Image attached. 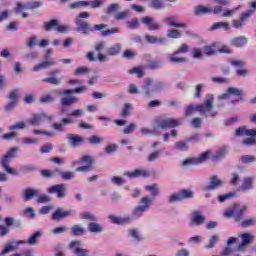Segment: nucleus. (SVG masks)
I'll use <instances>...</instances> for the list:
<instances>
[{"mask_svg": "<svg viewBox=\"0 0 256 256\" xmlns=\"http://www.w3.org/2000/svg\"><path fill=\"white\" fill-rule=\"evenodd\" d=\"M215 107V98L213 94H208L202 104L193 105L190 104L185 108V115L189 117V115H193L195 111L200 113V115H204V117H217V112L213 111Z\"/></svg>", "mask_w": 256, "mask_h": 256, "instance_id": "f257e3e1", "label": "nucleus"}, {"mask_svg": "<svg viewBox=\"0 0 256 256\" xmlns=\"http://www.w3.org/2000/svg\"><path fill=\"white\" fill-rule=\"evenodd\" d=\"M89 17H91V14H89V12H80L77 15V17L75 18L77 33H81L82 35H89V33H92L93 26H91L89 22L83 20L89 19Z\"/></svg>", "mask_w": 256, "mask_h": 256, "instance_id": "f03ea898", "label": "nucleus"}, {"mask_svg": "<svg viewBox=\"0 0 256 256\" xmlns=\"http://www.w3.org/2000/svg\"><path fill=\"white\" fill-rule=\"evenodd\" d=\"M15 155H17V148H11L4 156L0 158L1 167L4 169V171H6V173H9V175H19V172H17L15 168L9 166Z\"/></svg>", "mask_w": 256, "mask_h": 256, "instance_id": "7ed1b4c3", "label": "nucleus"}, {"mask_svg": "<svg viewBox=\"0 0 256 256\" xmlns=\"http://www.w3.org/2000/svg\"><path fill=\"white\" fill-rule=\"evenodd\" d=\"M245 211H247V206H241V204H234L232 208L225 211V217L233 218L236 223L243 221L245 219Z\"/></svg>", "mask_w": 256, "mask_h": 256, "instance_id": "20e7f679", "label": "nucleus"}, {"mask_svg": "<svg viewBox=\"0 0 256 256\" xmlns=\"http://www.w3.org/2000/svg\"><path fill=\"white\" fill-rule=\"evenodd\" d=\"M73 165H84L76 168V171L89 173V171H93V157L90 155H84L80 159L75 161Z\"/></svg>", "mask_w": 256, "mask_h": 256, "instance_id": "39448f33", "label": "nucleus"}, {"mask_svg": "<svg viewBox=\"0 0 256 256\" xmlns=\"http://www.w3.org/2000/svg\"><path fill=\"white\" fill-rule=\"evenodd\" d=\"M43 29L46 31V33L51 31H57V33H67V31H69V26L60 25L59 20L51 19L50 21L43 23Z\"/></svg>", "mask_w": 256, "mask_h": 256, "instance_id": "423d86ee", "label": "nucleus"}, {"mask_svg": "<svg viewBox=\"0 0 256 256\" xmlns=\"http://www.w3.org/2000/svg\"><path fill=\"white\" fill-rule=\"evenodd\" d=\"M151 202L152 200L148 196L141 198L140 203L142 204V206H137L136 208H134L132 212L133 219H139V217H143L145 211H147L149 207H151Z\"/></svg>", "mask_w": 256, "mask_h": 256, "instance_id": "0eeeda50", "label": "nucleus"}, {"mask_svg": "<svg viewBox=\"0 0 256 256\" xmlns=\"http://www.w3.org/2000/svg\"><path fill=\"white\" fill-rule=\"evenodd\" d=\"M155 123L159 129H175L181 125V120L175 118L156 119Z\"/></svg>", "mask_w": 256, "mask_h": 256, "instance_id": "6e6552de", "label": "nucleus"}, {"mask_svg": "<svg viewBox=\"0 0 256 256\" xmlns=\"http://www.w3.org/2000/svg\"><path fill=\"white\" fill-rule=\"evenodd\" d=\"M211 157V150H207L206 152H203L199 155L197 158H188L182 162V165L184 167H187V165H201V163H205L207 159Z\"/></svg>", "mask_w": 256, "mask_h": 256, "instance_id": "1a4fd4ad", "label": "nucleus"}, {"mask_svg": "<svg viewBox=\"0 0 256 256\" xmlns=\"http://www.w3.org/2000/svg\"><path fill=\"white\" fill-rule=\"evenodd\" d=\"M193 195V191L182 189L170 196L169 203H177V201H183V199H192Z\"/></svg>", "mask_w": 256, "mask_h": 256, "instance_id": "9d476101", "label": "nucleus"}, {"mask_svg": "<svg viewBox=\"0 0 256 256\" xmlns=\"http://www.w3.org/2000/svg\"><path fill=\"white\" fill-rule=\"evenodd\" d=\"M47 193L50 195L56 194L58 199H63L67 193V187L65 184H55L47 189Z\"/></svg>", "mask_w": 256, "mask_h": 256, "instance_id": "9b49d317", "label": "nucleus"}, {"mask_svg": "<svg viewBox=\"0 0 256 256\" xmlns=\"http://www.w3.org/2000/svg\"><path fill=\"white\" fill-rule=\"evenodd\" d=\"M54 116H49L47 113H37L32 116V118L29 120V124L33 126H39L47 119V121H53Z\"/></svg>", "mask_w": 256, "mask_h": 256, "instance_id": "f8f14e48", "label": "nucleus"}, {"mask_svg": "<svg viewBox=\"0 0 256 256\" xmlns=\"http://www.w3.org/2000/svg\"><path fill=\"white\" fill-rule=\"evenodd\" d=\"M74 211L69 209L65 210L63 208H58L55 212L51 215L52 221H61V219H67V217L73 216Z\"/></svg>", "mask_w": 256, "mask_h": 256, "instance_id": "ddd939ff", "label": "nucleus"}, {"mask_svg": "<svg viewBox=\"0 0 256 256\" xmlns=\"http://www.w3.org/2000/svg\"><path fill=\"white\" fill-rule=\"evenodd\" d=\"M141 23H143V25H146L149 31H159V29H161V24H159V22H157L155 18L150 16L142 17Z\"/></svg>", "mask_w": 256, "mask_h": 256, "instance_id": "4468645a", "label": "nucleus"}, {"mask_svg": "<svg viewBox=\"0 0 256 256\" xmlns=\"http://www.w3.org/2000/svg\"><path fill=\"white\" fill-rule=\"evenodd\" d=\"M220 187H223V181L217 175H213L210 177V183L203 186L202 191H215V189H219Z\"/></svg>", "mask_w": 256, "mask_h": 256, "instance_id": "2eb2a0df", "label": "nucleus"}, {"mask_svg": "<svg viewBox=\"0 0 256 256\" xmlns=\"http://www.w3.org/2000/svg\"><path fill=\"white\" fill-rule=\"evenodd\" d=\"M231 95H234V97H240V101H243V96L245 95V93L239 88L230 87L227 89L226 93L220 96V99H229Z\"/></svg>", "mask_w": 256, "mask_h": 256, "instance_id": "dca6fc26", "label": "nucleus"}, {"mask_svg": "<svg viewBox=\"0 0 256 256\" xmlns=\"http://www.w3.org/2000/svg\"><path fill=\"white\" fill-rule=\"evenodd\" d=\"M59 73H61V70H53L50 72V77L42 79V83H50V85H61V78H57Z\"/></svg>", "mask_w": 256, "mask_h": 256, "instance_id": "f3484780", "label": "nucleus"}, {"mask_svg": "<svg viewBox=\"0 0 256 256\" xmlns=\"http://www.w3.org/2000/svg\"><path fill=\"white\" fill-rule=\"evenodd\" d=\"M4 223L6 226L0 225V237H5V235H9V227L15 225V218L9 216L4 219Z\"/></svg>", "mask_w": 256, "mask_h": 256, "instance_id": "a211bd4d", "label": "nucleus"}, {"mask_svg": "<svg viewBox=\"0 0 256 256\" xmlns=\"http://www.w3.org/2000/svg\"><path fill=\"white\" fill-rule=\"evenodd\" d=\"M46 61L39 63L34 66L32 71L37 72L41 71V69H49V67H53L55 65V60L53 58H49V56H45Z\"/></svg>", "mask_w": 256, "mask_h": 256, "instance_id": "6ab92c4d", "label": "nucleus"}, {"mask_svg": "<svg viewBox=\"0 0 256 256\" xmlns=\"http://www.w3.org/2000/svg\"><path fill=\"white\" fill-rule=\"evenodd\" d=\"M73 123V120L71 118H63L61 122H55L52 124V129L54 131H59L60 133H63L65 131V125H71Z\"/></svg>", "mask_w": 256, "mask_h": 256, "instance_id": "aec40b11", "label": "nucleus"}, {"mask_svg": "<svg viewBox=\"0 0 256 256\" xmlns=\"http://www.w3.org/2000/svg\"><path fill=\"white\" fill-rule=\"evenodd\" d=\"M190 223L191 225H203L205 223V216H203V212L201 211L192 212V218Z\"/></svg>", "mask_w": 256, "mask_h": 256, "instance_id": "412c9836", "label": "nucleus"}, {"mask_svg": "<svg viewBox=\"0 0 256 256\" xmlns=\"http://www.w3.org/2000/svg\"><path fill=\"white\" fill-rule=\"evenodd\" d=\"M68 143L71 147H79L83 141H85L84 137H81L77 134H68L67 135Z\"/></svg>", "mask_w": 256, "mask_h": 256, "instance_id": "4be33fe9", "label": "nucleus"}, {"mask_svg": "<svg viewBox=\"0 0 256 256\" xmlns=\"http://www.w3.org/2000/svg\"><path fill=\"white\" fill-rule=\"evenodd\" d=\"M126 175L130 179H137V177H149V171L145 169H136L132 172H126Z\"/></svg>", "mask_w": 256, "mask_h": 256, "instance_id": "5701e85b", "label": "nucleus"}, {"mask_svg": "<svg viewBox=\"0 0 256 256\" xmlns=\"http://www.w3.org/2000/svg\"><path fill=\"white\" fill-rule=\"evenodd\" d=\"M60 103L62 107H71V105H75V103H79V98L76 96H66L60 99Z\"/></svg>", "mask_w": 256, "mask_h": 256, "instance_id": "b1692460", "label": "nucleus"}, {"mask_svg": "<svg viewBox=\"0 0 256 256\" xmlns=\"http://www.w3.org/2000/svg\"><path fill=\"white\" fill-rule=\"evenodd\" d=\"M108 219L113 223L114 225H125V223H130L131 218L130 217H118L115 215H110Z\"/></svg>", "mask_w": 256, "mask_h": 256, "instance_id": "393cba45", "label": "nucleus"}, {"mask_svg": "<svg viewBox=\"0 0 256 256\" xmlns=\"http://www.w3.org/2000/svg\"><path fill=\"white\" fill-rule=\"evenodd\" d=\"M121 48V44L116 43L106 49V55L108 57H115L116 55H119V53H121Z\"/></svg>", "mask_w": 256, "mask_h": 256, "instance_id": "a878e982", "label": "nucleus"}, {"mask_svg": "<svg viewBox=\"0 0 256 256\" xmlns=\"http://www.w3.org/2000/svg\"><path fill=\"white\" fill-rule=\"evenodd\" d=\"M87 89H88L87 86H80L74 89H65L62 92H59V95H75V93L76 94L85 93Z\"/></svg>", "mask_w": 256, "mask_h": 256, "instance_id": "bb28decb", "label": "nucleus"}, {"mask_svg": "<svg viewBox=\"0 0 256 256\" xmlns=\"http://www.w3.org/2000/svg\"><path fill=\"white\" fill-rule=\"evenodd\" d=\"M242 242L238 245V251H243L246 245H249L253 241V235L249 233H244L241 236Z\"/></svg>", "mask_w": 256, "mask_h": 256, "instance_id": "cd10ccee", "label": "nucleus"}, {"mask_svg": "<svg viewBox=\"0 0 256 256\" xmlns=\"http://www.w3.org/2000/svg\"><path fill=\"white\" fill-rule=\"evenodd\" d=\"M164 22L166 25H169V27H177V28H183L187 27V23H177L175 22V16H167L164 19Z\"/></svg>", "mask_w": 256, "mask_h": 256, "instance_id": "c85d7f7f", "label": "nucleus"}, {"mask_svg": "<svg viewBox=\"0 0 256 256\" xmlns=\"http://www.w3.org/2000/svg\"><path fill=\"white\" fill-rule=\"evenodd\" d=\"M253 177H245L240 186V191H251L253 189Z\"/></svg>", "mask_w": 256, "mask_h": 256, "instance_id": "c756f323", "label": "nucleus"}, {"mask_svg": "<svg viewBox=\"0 0 256 256\" xmlns=\"http://www.w3.org/2000/svg\"><path fill=\"white\" fill-rule=\"evenodd\" d=\"M24 201H31L33 197H39V190L33 188H27L23 193Z\"/></svg>", "mask_w": 256, "mask_h": 256, "instance_id": "7c9ffc66", "label": "nucleus"}, {"mask_svg": "<svg viewBox=\"0 0 256 256\" xmlns=\"http://www.w3.org/2000/svg\"><path fill=\"white\" fill-rule=\"evenodd\" d=\"M85 233H86L85 228H83L79 224H75L71 227V235H73V237H81L85 235Z\"/></svg>", "mask_w": 256, "mask_h": 256, "instance_id": "2f4dec72", "label": "nucleus"}, {"mask_svg": "<svg viewBox=\"0 0 256 256\" xmlns=\"http://www.w3.org/2000/svg\"><path fill=\"white\" fill-rule=\"evenodd\" d=\"M213 13V9L205 7L203 5L196 6L194 14L195 15H209Z\"/></svg>", "mask_w": 256, "mask_h": 256, "instance_id": "473e14b6", "label": "nucleus"}, {"mask_svg": "<svg viewBox=\"0 0 256 256\" xmlns=\"http://www.w3.org/2000/svg\"><path fill=\"white\" fill-rule=\"evenodd\" d=\"M41 238V232H34L26 241V245H37L39 243V239Z\"/></svg>", "mask_w": 256, "mask_h": 256, "instance_id": "72a5a7b5", "label": "nucleus"}, {"mask_svg": "<svg viewBox=\"0 0 256 256\" xmlns=\"http://www.w3.org/2000/svg\"><path fill=\"white\" fill-rule=\"evenodd\" d=\"M88 231H90V233H102L103 226L99 223L90 222L88 224Z\"/></svg>", "mask_w": 256, "mask_h": 256, "instance_id": "f704fd0d", "label": "nucleus"}, {"mask_svg": "<svg viewBox=\"0 0 256 256\" xmlns=\"http://www.w3.org/2000/svg\"><path fill=\"white\" fill-rule=\"evenodd\" d=\"M247 44V38L240 36L232 39L231 45L234 47H244Z\"/></svg>", "mask_w": 256, "mask_h": 256, "instance_id": "c9c22d12", "label": "nucleus"}, {"mask_svg": "<svg viewBox=\"0 0 256 256\" xmlns=\"http://www.w3.org/2000/svg\"><path fill=\"white\" fill-rule=\"evenodd\" d=\"M217 29H224V31H229L231 27L227 22H216L212 25L211 30L217 31Z\"/></svg>", "mask_w": 256, "mask_h": 256, "instance_id": "e433bc0d", "label": "nucleus"}, {"mask_svg": "<svg viewBox=\"0 0 256 256\" xmlns=\"http://www.w3.org/2000/svg\"><path fill=\"white\" fill-rule=\"evenodd\" d=\"M151 9H156L157 11L165 9V4L162 0H151L149 3Z\"/></svg>", "mask_w": 256, "mask_h": 256, "instance_id": "4c0bfd02", "label": "nucleus"}, {"mask_svg": "<svg viewBox=\"0 0 256 256\" xmlns=\"http://www.w3.org/2000/svg\"><path fill=\"white\" fill-rule=\"evenodd\" d=\"M237 197V192H229L223 195L218 196L219 203H225V201H229V199H234Z\"/></svg>", "mask_w": 256, "mask_h": 256, "instance_id": "58836bf2", "label": "nucleus"}, {"mask_svg": "<svg viewBox=\"0 0 256 256\" xmlns=\"http://www.w3.org/2000/svg\"><path fill=\"white\" fill-rule=\"evenodd\" d=\"M174 149L176 151H189V144L185 141H177L174 143Z\"/></svg>", "mask_w": 256, "mask_h": 256, "instance_id": "ea45409f", "label": "nucleus"}, {"mask_svg": "<svg viewBox=\"0 0 256 256\" xmlns=\"http://www.w3.org/2000/svg\"><path fill=\"white\" fill-rule=\"evenodd\" d=\"M145 189L150 192L151 197H157L159 195V186L157 184L148 185Z\"/></svg>", "mask_w": 256, "mask_h": 256, "instance_id": "a19ab883", "label": "nucleus"}, {"mask_svg": "<svg viewBox=\"0 0 256 256\" xmlns=\"http://www.w3.org/2000/svg\"><path fill=\"white\" fill-rule=\"evenodd\" d=\"M161 153H163V151H161V150H155V151L151 152L150 155H148V157H147L148 163H153V161H157V159H159V157H161Z\"/></svg>", "mask_w": 256, "mask_h": 256, "instance_id": "79ce46f5", "label": "nucleus"}, {"mask_svg": "<svg viewBox=\"0 0 256 256\" xmlns=\"http://www.w3.org/2000/svg\"><path fill=\"white\" fill-rule=\"evenodd\" d=\"M145 40L147 43L155 44V43H165V38H157L155 36H151L149 34L145 35Z\"/></svg>", "mask_w": 256, "mask_h": 256, "instance_id": "37998d69", "label": "nucleus"}, {"mask_svg": "<svg viewBox=\"0 0 256 256\" xmlns=\"http://www.w3.org/2000/svg\"><path fill=\"white\" fill-rule=\"evenodd\" d=\"M86 7H91L92 9H99L103 5V0H90L85 1Z\"/></svg>", "mask_w": 256, "mask_h": 256, "instance_id": "c03bdc74", "label": "nucleus"}, {"mask_svg": "<svg viewBox=\"0 0 256 256\" xmlns=\"http://www.w3.org/2000/svg\"><path fill=\"white\" fill-rule=\"evenodd\" d=\"M153 83V80L151 78L146 79L145 84L143 86V91L146 97H151V85Z\"/></svg>", "mask_w": 256, "mask_h": 256, "instance_id": "a18cd8bd", "label": "nucleus"}, {"mask_svg": "<svg viewBox=\"0 0 256 256\" xmlns=\"http://www.w3.org/2000/svg\"><path fill=\"white\" fill-rule=\"evenodd\" d=\"M225 155H227V150L220 149V150L216 151V153L214 155L211 156V160L219 161V160L223 159V157H225Z\"/></svg>", "mask_w": 256, "mask_h": 256, "instance_id": "49530a36", "label": "nucleus"}, {"mask_svg": "<svg viewBox=\"0 0 256 256\" xmlns=\"http://www.w3.org/2000/svg\"><path fill=\"white\" fill-rule=\"evenodd\" d=\"M12 251H17V246L13 245V243H8L5 245V248L0 252V255L4 256L8 253H12Z\"/></svg>", "mask_w": 256, "mask_h": 256, "instance_id": "de8ad7c7", "label": "nucleus"}, {"mask_svg": "<svg viewBox=\"0 0 256 256\" xmlns=\"http://www.w3.org/2000/svg\"><path fill=\"white\" fill-rule=\"evenodd\" d=\"M43 5L41 1H29L26 3V9L33 11L34 9H39Z\"/></svg>", "mask_w": 256, "mask_h": 256, "instance_id": "09e8293b", "label": "nucleus"}, {"mask_svg": "<svg viewBox=\"0 0 256 256\" xmlns=\"http://www.w3.org/2000/svg\"><path fill=\"white\" fill-rule=\"evenodd\" d=\"M170 63H185L187 62V58L184 57H177L175 52L169 56Z\"/></svg>", "mask_w": 256, "mask_h": 256, "instance_id": "8fccbe9b", "label": "nucleus"}, {"mask_svg": "<svg viewBox=\"0 0 256 256\" xmlns=\"http://www.w3.org/2000/svg\"><path fill=\"white\" fill-rule=\"evenodd\" d=\"M167 37H169V39H181V31L170 29L168 30Z\"/></svg>", "mask_w": 256, "mask_h": 256, "instance_id": "3c124183", "label": "nucleus"}, {"mask_svg": "<svg viewBox=\"0 0 256 256\" xmlns=\"http://www.w3.org/2000/svg\"><path fill=\"white\" fill-rule=\"evenodd\" d=\"M185 53H189V45H187L186 43H183L180 45L179 49H177L174 52V55H185Z\"/></svg>", "mask_w": 256, "mask_h": 256, "instance_id": "603ef678", "label": "nucleus"}, {"mask_svg": "<svg viewBox=\"0 0 256 256\" xmlns=\"http://www.w3.org/2000/svg\"><path fill=\"white\" fill-rule=\"evenodd\" d=\"M131 111H133V106L130 103H126L122 108L121 117H129Z\"/></svg>", "mask_w": 256, "mask_h": 256, "instance_id": "864d4df0", "label": "nucleus"}, {"mask_svg": "<svg viewBox=\"0 0 256 256\" xmlns=\"http://www.w3.org/2000/svg\"><path fill=\"white\" fill-rule=\"evenodd\" d=\"M8 99L14 103H17V101H19V89L16 88L12 90L8 95Z\"/></svg>", "mask_w": 256, "mask_h": 256, "instance_id": "5fc2aeb1", "label": "nucleus"}, {"mask_svg": "<svg viewBox=\"0 0 256 256\" xmlns=\"http://www.w3.org/2000/svg\"><path fill=\"white\" fill-rule=\"evenodd\" d=\"M203 53L205 55H215V44L212 45H206L203 47Z\"/></svg>", "mask_w": 256, "mask_h": 256, "instance_id": "6e6d98bb", "label": "nucleus"}, {"mask_svg": "<svg viewBox=\"0 0 256 256\" xmlns=\"http://www.w3.org/2000/svg\"><path fill=\"white\" fill-rule=\"evenodd\" d=\"M81 219H85L86 221H97V218L91 214L90 212H83L80 214Z\"/></svg>", "mask_w": 256, "mask_h": 256, "instance_id": "4d7b16f0", "label": "nucleus"}, {"mask_svg": "<svg viewBox=\"0 0 256 256\" xmlns=\"http://www.w3.org/2000/svg\"><path fill=\"white\" fill-rule=\"evenodd\" d=\"M89 73V68L85 66H80L74 71V75L79 76V75H87Z\"/></svg>", "mask_w": 256, "mask_h": 256, "instance_id": "13d9d810", "label": "nucleus"}, {"mask_svg": "<svg viewBox=\"0 0 256 256\" xmlns=\"http://www.w3.org/2000/svg\"><path fill=\"white\" fill-rule=\"evenodd\" d=\"M235 137H243V135H247V127L241 126L237 128L234 132Z\"/></svg>", "mask_w": 256, "mask_h": 256, "instance_id": "bf43d9fd", "label": "nucleus"}, {"mask_svg": "<svg viewBox=\"0 0 256 256\" xmlns=\"http://www.w3.org/2000/svg\"><path fill=\"white\" fill-rule=\"evenodd\" d=\"M89 143L91 145H99V143H103V138L97 135H93L89 138Z\"/></svg>", "mask_w": 256, "mask_h": 256, "instance_id": "052dcab7", "label": "nucleus"}, {"mask_svg": "<svg viewBox=\"0 0 256 256\" xmlns=\"http://www.w3.org/2000/svg\"><path fill=\"white\" fill-rule=\"evenodd\" d=\"M38 198L36 199L37 203H49L51 198L45 194H38Z\"/></svg>", "mask_w": 256, "mask_h": 256, "instance_id": "680f3d73", "label": "nucleus"}, {"mask_svg": "<svg viewBox=\"0 0 256 256\" xmlns=\"http://www.w3.org/2000/svg\"><path fill=\"white\" fill-rule=\"evenodd\" d=\"M255 223H256L255 218L246 219L241 222V227H253Z\"/></svg>", "mask_w": 256, "mask_h": 256, "instance_id": "e2e57ef3", "label": "nucleus"}, {"mask_svg": "<svg viewBox=\"0 0 256 256\" xmlns=\"http://www.w3.org/2000/svg\"><path fill=\"white\" fill-rule=\"evenodd\" d=\"M53 151V144L52 143H46L40 148L41 153H51Z\"/></svg>", "mask_w": 256, "mask_h": 256, "instance_id": "0e129e2a", "label": "nucleus"}, {"mask_svg": "<svg viewBox=\"0 0 256 256\" xmlns=\"http://www.w3.org/2000/svg\"><path fill=\"white\" fill-rule=\"evenodd\" d=\"M253 15V10H248L246 12H243L240 15V21H242V23H245V21H247L248 19H250V17Z\"/></svg>", "mask_w": 256, "mask_h": 256, "instance_id": "69168bd1", "label": "nucleus"}, {"mask_svg": "<svg viewBox=\"0 0 256 256\" xmlns=\"http://www.w3.org/2000/svg\"><path fill=\"white\" fill-rule=\"evenodd\" d=\"M79 7H87V4L85 3V1H77L69 4L70 9H79Z\"/></svg>", "mask_w": 256, "mask_h": 256, "instance_id": "338daca9", "label": "nucleus"}, {"mask_svg": "<svg viewBox=\"0 0 256 256\" xmlns=\"http://www.w3.org/2000/svg\"><path fill=\"white\" fill-rule=\"evenodd\" d=\"M241 161L242 163H254V161H256V158L255 156H251V155H244V156H241Z\"/></svg>", "mask_w": 256, "mask_h": 256, "instance_id": "774afa93", "label": "nucleus"}]
</instances>
